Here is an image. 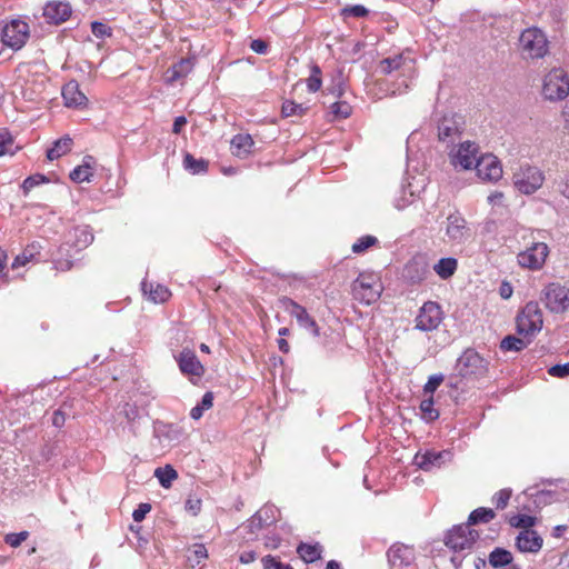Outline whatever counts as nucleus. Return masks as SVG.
Here are the masks:
<instances>
[{"mask_svg":"<svg viewBox=\"0 0 569 569\" xmlns=\"http://www.w3.org/2000/svg\"><path fill=\"white\" fill-rule=\"evenodd\" d=\"M201 509V500L198 498H189L186 501V510L191 512L192 515H198Z\"/></svg>","mask_w":569,"mask_h":569,"instance_id":"obj_62","label":"nucleus"},{"mask_svg":"<svg viewBox=\"0 0 569 569\" xmlns=\"http://www.w3.org/2000/svg\"><path fill=\"white\" fill-rule=\"evenodd\" d=\"M280 302L283 310L296 318L301 328L310 331L313 337L320 336V329L316 320L309 315L305 307L288 297H283Z\"/></svg>","mask_w":569,"mask_h":569,"instance_id":"obj_15","label":"nucleus"},{"mask_svg":"<svg viewBox=\"0 0 569 569\" xmlns=\"http://www.w3.org/2000/svg\"><path fill=\"white\" fill-rule=\"evenodd\" d=\"M0 37L4 47L18 51L30 38L29 23L20 18L11 19L3 24Z\"/></svg>","mask_w":569,"mask_h":569,"instance_id":"obj_4","label":"nucleus"},{"mask_svg":"<svg viewBox=\"0 0 569 569\" xmlns=\"http://www.w3.org/2000/svg\"><path fill=\"white\" fill-rule=\"evenodd\" d=\"M352 108L347 101H336L330 106L335 119H345L351 114Z\"/></svg>","mask_w":569,"mask_h":569,"instance_id":"obj_47","label":"nucleus"},{"mask_svg":"<svg viewBox=\"0 0 569 569\" xmlns=\"http://www.w3.org/2000/svg\"><path fill=\"white\" fill-rule=\"evenodd\" d=\"M329 90L333 96H336L338 98H340L343 94L345 82H343V79L341 76L338 77L337 82Z\"/></svg>","mask_w":569,"mask_h":569,"instance_id":"obj_63","label":"nucleus"},{"mask_svg":"<svg viewBox=\"0 0 569 569\" xmlns=\"http://www.w3.org/2000/svg\"><path fill=\"white\" fill-rule=\"evenodd\" d=\"M191 553L192 555L188 557V560L191 562L192 567L194 565H199L208 557L207 548L202 543L194 545Z\"/></svg>","mask_w":569,"mask_h":569,"instance_id":"obj_52","label":"nucleus"},{"mask_svg":"<svg viewBox=\"0 0 569 569\" xmlns=\"http://www.w3.org/2000/svg\"><path fill=\"white\" fill-rule=\"evenodd\" d=\"M39 253V246L36 243H32L28 246L23 252L19 256H17L11 264L12 269H18L22 266H26L28 262L32 261L34 259V256Z\"/></svg>","mask_w":569,"mask_h":569,"instance_id":"obj_41","label":"nucleus"},{"mask_svg":"<svg viewBox=\"0 0 569 569\" xmlns=\"http://www.w3.org/2000/svg\"><path fill=\"white\" fill-rule=\"evenodd\" d=\"M91 32L94 37L99 39H104L106 37L111 36V28L108 27L106 23L93 21L91 23Z\"/></svg>","mask_w":569,"mask_h":569,"instance_id":"obj_55","label":"nucleus"},{"mask_svg":"<svg viewBox=\"0 0 569 569\" xmlns=\"http://www.w3.org/2000/svg\"><path fill=\"white\" fill-rule=\"evenodd\" d=\"M541 301L550 312L562 313L569 308V288L551 282L543 288Z\"/></svg>","mask_w":569,"mask_h":569,"instance_id":"obj_11","label":"nucleus"},{"mask_svg":"<svg viewBox=\"0 0 569 569\" xmlns=\"http://www.w3.org/2000/svg\"><path fill=\"white\" fill-rule=\"evenodd\" d=\"M93 241V233L89 226H74L64 234V242L59 248L60 258L54 260V268L60 271L70 270L72 267L71 249L81 251Z\"/></svg>","mask_w":569,"mask_h":569,"instance_id":"obj_1","label":"nucleus"},{"mask_svg":"<svg viewBox=\"0 0 569 569\" xmlns=\"http://www.w3.org/2000/svg\"><path fill=\"white\" fill-rule=\"evenodd\" d=\"M380 70L385 74H389L396 70L412 72V60L409 57H405L402 53L388 57L380 61Z\"/></svg>","mask_w":569,"mask_h":569,"instance_id":"obj_25","label":"nucleus"},{"mask_svg":"<svg viewBox=\"0 0 569 569\" xmlns=\"http://www.w3.org/2000/svg\"><path fill=\"white\" fill-rule=\"evenodd\" d=\"M28 536H29L28 531H21L18 533H8L4 537V541L10 547L17 548L28 538Z\"/></svg>","mask_w":569,"mask_h":569,"instance_id":"obj_56","label":"nucleus"},{"mask_svg":"<svg viewBox=\"0 0 569 569\" xmlns=\"http://www.w3.org/2000/svg\"><path fill=\"white\" fill-rule=\"evenodd\" d=\"M429 273L427 258L422 254L412 257L403 267L402 277L411 283L423 281Z\"/></svg>","mask_w":569,"mask_h":569,"instance_id":"obj_20","label":"nucleus"},{"mask_svg":"<svg viewBox=\"0 0 569 569\" xmlns=\"http://www.w3.org/2000/svg\"><path fill=\"white\" fill-rule=\"evenodd\" d=\"M533 339L529 336H507L500 342V349L503 351H521L526 349Z\"/></svg>","mask_w":569,"mask_h":569,"instance_id":"obj_31","label":"nucleus"},{"mask_svg":"<svg viewBox=\"0 0 569 569\" xmlns=\"http://www.w3.org/2000/svg\"><path fill=\"white\" fill-rule=\"evenodd\" d=\"M297 552L303 561L313 562L321 558L322 547L319 543L309 545L301 542L297 548Z\"/></svg>","mask_w":569,"mask_h":569,"instance_id":"obj_34","label":"nucleus"},{"mask_svg":"<svg viewBox=\"0 0 569 569\" xmlns=\"http://www.w3.org/2000/svg\"><path fill=\"white\" fill-rule=\"evenodd\" d=\"M193 69V61L190 58H183L179 60L177 63H174L169 70H168V80L170 82H174L181 78H184L187 74L191 72Z\"/></svg>","mask_w":569,"mask_h":569,"instance_id":"obj_32","label":"nucleus"},{"mask_svg":"<svg viewBox=\"0 0 569 569\" xmlns=\"http://www.w3.org/2000/svg\"><path fill=\"white\" fill-rule=\"evenodd\" d=\"M264 540V547L267 549H277L281 543V537L278 533H267L263 538Z\"/></svg>","mask_w":569,"mask_h":569,"instance_id":"obj_59","label":"nucleus"},{"mask_svg":"<svg viewBox=\"0 0 569 569\" xmlns=\"http://www.w3.org/2000/svg\"><path fill=\"white\" fill-rule=\"evenodd\" d=\"M387 557L391 568H402L413 562L415 550L410 546L397 542L389 548Z\"/></svg>","mask_w":569,"mask_h":569,"instance_id":"obj_22","label":"nucleus"},{"mask_svg":"<svg viewBox=\"0 0 569 569\" xmlns=\"http://www.w3.org/2000/svg\"><path fill=\"white\" fill-rule=\"evenodd\" d=\"M72 9L69 2L66 1H49L43 8V17L47 22L52 24H60L69 19Z\"/></svg>","mask_w":569,"mask_h":569,"instance_id":"obj_23","label":"nucleus"},{"mask_svg":"<svg viewBox=\"0 0 569 569\" xmlns=\"http://www.w3.org/2000/svg\"><path fill=\"white\" fill-rule=\"evenodd\" d=\"M306 82H307V88H308L309 92L315 93L320 90L322 80H321V70H320L319 66L313 64L311 67L310 76L308 77Z\"/></svg>","mask_w":569,"mask_h":569,"instance_id":"obj_45","label":"nucleus"},{"mask_svg":"<svg viewBox=\"0 0 569 569\" xmlns=\"http://www.w3.org/2000/svg\"><path fill=\"white\" fill-rule=\"evenodd\" d=\"M523 495L533 498L535 502L548 503L550 502L553 493L547 490H537L535 488H528L527 490L523 491Z\"/></svg>","mask_w":569,"mask_h":569,"instance_id":"obj_49","label":"nucleus"},{"mask_svg":"<svg viewBox=\"0 0 569 569\" xmlns=\"http://www.w3.org/2000/svg\"><path fill=\"white\" fill-rule=\"evenodd\" d=\"M512 181L519 192L532 194L541 188L545 174L538 167L525 163L513 172Z\"/></svg>","mask_w":569,"mask_h":569,"instance_id":"obj_5","label":"nucleus"},{"mask_svg":"<svg viewBox=\"0 0 569 569\" xmlns=\"http://www.w3.org/2000/svg\"><path fill=\"white\" fill-rule=\"evenodd\" d=\"M549 254V248L545 242H532L530 247L517 256L520 267L530 270H540Z\"/></svg>","mask_w":569,"mask_h":569,"instance_id":"obj_14","label":"nucleus"},{"mask_svg":"<svg viewBox=\"0 0 569 569\" xmlns=\"http://www.w3.org/2000/svg\"><path fill=\"white\" fill-rule=\"evenodd\" d=\"M515 546L521 553L537 555L543 547V538L536 530H520L516 537Z\"/></svg>","mask_w":569,"mask_h":569,"instance_id":"obj_21","label":"nucleus"},{"mask_svg":"<svg viewBox=\"0 0 569 569\" xmlns=\"http://www.w3.org/2000/svg\"><path fill=\"white\" fill-rule=\"evenodd\" d=\"M473 168L477 176L482 181L496 182L502 177V167L499 159L491 154H481L476 161Z\"/></svg>","mask_w":569,"mask_h":569,"instance_id":"obj_17","label":"nucleus"},{"mask_svg":"<svg viewBox=\"0 0 569 569\" xmlns=\"http://www.w3.org/2000/svg\"><path fill=\"white\" fill-rule=\"evenodd\" d=\"M250 49L259 54H266L268 52V44L261 39H254L250 43Z\"/></svg>","mask_w":569,"mask_h":569,"instance_id":"obj_61","label":"nucleus"},{"mask_svg":"<svg viewBox=\"0 0 569 569\" xmlns=\"http://www.w3.org/2000/svg\"><path fill=\"white\" fill-rule=\"evenodd\" d=\"M94 164L96 160L92 156H84L82 163L70 172V179L77 183L89 182L93 176Z\"/></svg>","mask_w":569,"mask_h":569,"instance_id":"obj_28","label":"nucleus"},{"mask_svg":"<svg viewBox=\"0 0 569 569\" xmlns=\"http://www.w3.org/2000/svg\"><path fill=\"white\" fill-rule=\"evenodd\" d=\"M508 523L520 530H533L532 527L537 523V518L529 515L518 513L510 516Z\"/></svg>","mask_w":569,"mask_h":569,"instance_id":"obj_36","label":"nucleus"},{"mask_svg":"<svg viewBox=\"0 0 569 569\" xmlns=\"http://www.w3.org/2000/svg\"><path fill=\"white\" fill-rule=\"evenodd\" d=\"M174 359L182 375L196 378L203 376L204 367L199 361L193 350L184 348L177 356H174Z\"/></svg>","mask_w":569,"mask_h":569,"instance_id":"obj_19","label":"nucleus"},{"mask_svg":"<svg viewBox=\"0 0 569 569\" xmlns=\"http://www.w3.org/2000/svg\"><path fill=\"white\" fill-rule=\"evenodd\" d=\"M243 528L248 531L249 539L253 540L258 537L260 530L267 528L261 520H256V513L243 525Z\"/></svg>","mask_w":569,"mask_h":569,"instance_id":"obj_48","label":"nucleus"},{"mask_svg":"<svg viewBox=\"0 0 569 569\" xmlns=\"http://www.w3.org/2000/svg\"><path fill=\"white\" fill-rule=\"evenodd\" d=\"M141 289L143 295L148 296V299L154 303H163L171 297V292L166 286L154 284L147 280L141 282Z\"/></svg>","mask_w":569,"mask_h":569,"instance_id":"obj_27","label":"nucleus"},{"mask_svg":"<svg viewBox=\"0 0 569 569\" xmlns=\"http://www.w3.org/2000/svg\"><path fill=\"white\" fill-rule=\"evenodd\" d=\"M263 569H293L289 563L280 562L276 557L268 555L261 559Z\"/></svg>","mask_w":569,"mask_h":569,"instance_id":"obj_53","label":"nucleus"},{"mask_svg":"<svg viewBox=\"0 0 569 569\" xmlns=\"http://www.w3.org/2000/svg\"><path fill=\"white\" fill-rule=\"evenodd\" d=\"M183 167L190 173L198 174L207 171L208 162L203 159H196L190 153H186L183 158Z\"/></svg>","mask_w":569,"mask_h":569,"instance_id":"obj_38","label":"nucleus"},{"mask_svg":"<svg viewBox=\"0 0 569 569\" xmlns=\"http://www.w3.org/2000/svg\"><path fill=\"white\" fill-rule=\"evenodd\" d=\"M64 104L67 107H81L87 102V97L80 91L79 83L74 80L69 81L62 87L61 91Z\"/></svg>","mask_w":569,"mask_h":569,"instance_id":"obj_26","label":"nucleus"},{"mask_svg":"<svg viewBox=\"0 0 569 569\" xmlns=\"http://www.w3.org/2000/svg\"><path fill=\"white\" fill-rule=\"evenodd\" d=\"M456 370L462 378L480 379L488 373L489 362L477 350L468 348L458 358Z\"/></svg>","mask_w":569,"mask_h":569,"instance_id":"obj_2","label":"nucleus"},{"mask_svg":"<svg viewBox=\"0 0 569 569\" xmlns=\"http://www.w3.org/2000/svg\"><path fill=\"white\" fill-rule=\"evenodd\" d=\"M341 13L345 17L363 18L368 16L369 10L362 4H353L343 8Z\"/></svg>","mask_w":569,"mask_h":569,"instance_id":"obj_54","label":"nucleus"},{"mask_svg":"<svg viewBox=\"0 0 569 569\" xmlns=\"http://www.w3.org/2000/svg\"><path fill=\"white\" fill-rule=\"evenodd\" d=\"M71 147L72 139L68 136L62 137L58 139L50 149H48L47 158L51 161L56 160L61 156L66 154L67 152H69L71 150Z\"/></svg>","mask_w":569,"mask_h":569,"instance_id":"obj_33","label":"nucleus"},{"mask_svg":"<svg viewBox=\"0 0 569 569\" xmlns=\"http://www.w3.org/2000/svg\"><path fill=\"white\" fill-rule=\"evenodd\" d=\"M443 320V312L441 307L435 301H427L419 309L416 317L415 328L420 331H432L436 330Z\"/></svg>","mask_w":569,"mask_h":569,"instance_id":"obj_13","label":"nucleus"},{"mask_svg":"<svg viewBox=\"0 0 569 569\" xmlns=\"http://www.w3.org/2000/svg\"><path fill=\"white\" fill-rule=\"evenodd\" d=\"M458 268V260L452 257H446L438 260L437 263L433 264V271L437 273L439 278L442 280H447L451 278Z\"/></svg>","mask_w":569,"mask_h":569,"instance_id":"obj_29","label":"nucleus"},{"mask_svg":"<svg viewBox=\"0 0 569 569\" xmlns=\"http://www.w3.org/2000/svg\"><path fill=\"white\" fill-rule=\"evenodd\" d=\"M511 493V489L508 488L499 490L493 495L492 503L496 506L497 509H505L508 506Z\"/></svg>","mask_w":569,"mask_h":569,"instance_id":"obj_50","label":"nucleus"},{"mask_svg":"<svg viewBox=\"0 0 569 569\" xmlns=\"http://www.w3.org/2000/svg\"><path fill=\"white\" fill-rule=\"evenodd\" d=\"M308 110L302 103H297L292 100H286L281 107V113L283 117H292V116H303Z\"/></svg>","mask_w":569,"mask_h":569,"instance_id":"obj_42","label":"nucleus"},{"mask_svg":"<svg viewBox=\"0 0 569 569\" xmlns=\"http://www.w3.org/2000/svg\"><path fill=\"white\" fill-rule=\"evenodd\" d=\"M154 477L163 488H169L172 481L178 478V472L171 466L167 465L163 468H157L154 470Z\"/></svg>","mask_w":569,"mask_h":569,"instance_id":"obj_39","label":"nucleus"},{"mask_svg":"<svg viewBox=\"0 0 569 569\" xmlns=\"http://www.w3.org/2000/svg\"><path fill=\"white\" fill-rule=\"evenodd\" d=\"M496 513L490 508H478L473 510L468 518L467 525L472 526L477 523H487L495 518Z\"/></svg>","mask_w":569,"mask_h":569,"instance_id":"obj_40","label":"nucleus"},{"mask_svg":"<svg viewBox=\"0 0 569 569\" xmlns=\"http://www.w3.org/2000/svg\"><path fill=\"white\" fill-rule=\"evenodd\" d=\"M18 146L14 144V141L11 134L8 131L0 132V157L4 154H13Z\"/></svg>","mask_w":569,"mask_h":569,"instance_id":"obj_46","label":"nucleus"},{"mask_svg":"<svg viewBox=\"0 0 569 569\" xmlns=\"http://www.w3.org/2000/svg\"><path fill=\"white\" fill-rule=\"evenodd\" d=\"M232 153L237 157L244 158L249 154L253 140L250 134L239 133L231 139Z\"/></svg>","mask_w":569,"mask_h":569,"instance_id":"obj_30","label":"nucleus"},{"mask_svg":"<svg viewBox=\"0 0 569 569\" xmlns=\"http://www.w3.org/2000/svg\"><path fill=\"white\" fill-rule=\"evenodd\" d=\"M463 118L460 114L451 113L441 118L438 124V138L446 144H452L460 138L463 127Z\"/></svg>","mask_w":569,"mask_h":569,"instance_id":"obj_16","label":"nucleus"},{"mask_svg":"<svg viewBox=\"0 0 569 569\" xmlns=\"http://www.w3.org/2000/svg\"><path fill=\"white\" fill-rule=\"evenodd\" d=\"M548 373L556 378L569 377V362L562 365H555L548 369Z\"/></svg>","mask_w":569,"mask_h":569,"instance_id":"obj_58","label":"nucleus"},{"mask_svg":"<svg viewBox=\"0 0 569 569\" xmlns=\"http://www.w3.org/2000/svg\"><path fill=\"white\" fill-rule=\"evenodd\" d=\"M442 229L445 231V241L450 246L463 244L472 236L469 223L459 211L447 216Z\"/></svg>","mask_w":569,"mask_h":569,"instance_id":"obj_6","label":"nucleus"},{"mask_svg":"<svg viewBox=\"0 0 569 569\" xmlns=\"http://www.w3.org/2000/svg\"><path fill=\"white\" fill-rule=\"evenodd\" d=\"M151 506L149 503H140L137 509L132 512V518L136 522H140L144 519L146 515L150 512Z\"/></svg>","mask_w":569,"mask_h":569,"instance_id":"obj_60","label":"nucleus"},{"mask_svg":"<svg viewBox=\"0 0 569 569\" xmlns=\"http://www.w3.org/2000/svg\"><path fill=\"white\" fill-rule=\"evenodd\" d=\"M381 291L382 286L375 273H360L352 284L353 298L366 305L376 302Z\"/></svg>","mask_w":569,"mask_h":569,"instance_id":"obj_8","label":"nucleus"},{"mask_svg":"<svg viewBox=\"0 0 569 569\" xmlns=\"http://www.w3.org/2000/svg\"><path fill=\"white\" fill-rule=\"evenodd\" d=\"M449 455V451L417 452L413 458V463L425 471H430L435 467L439 468L443 463V458Z\"/></svg>","mask_w":569,"mask_h":569,"instance_id":"obj_24","label":"nucleus"},{"mask_svg":"<svg viewBox=\"0 0 569 569\" xmlns=\"http://www.w3.org/2000/svg\"><path fill=\"white\" fill-rule=\"evenodd\" d=\"M378 243V239L375 236L367 234L362 236L352 244L351 250L353 253L360 254L363 253L367 249L376 246Z\"/></svg>","mask_w":569,"mask_h":569,"instance_id":"obj_43","label":"nucleus"},{"mask_svg":"<svg viewBox=\"0 0 569 569\" xmlns=\"http://www.w3.org/2000/svg\"><path fill=\"white\" fill-rule=\"evenodd\" d=\"M427 184V178L425 174L419 173L416 176H408L405 179V182L401 184L399 196L395 198L393 206L398 210H403L409 204H411L416 197L425 190Z\"/></svg>","mask_w":569,"mask_h":569,"instance_id":"obj_12","label":"nucleus"},{"mask_svg":"<svg viewBox=\"0 0 569 569\" xmlns=\"http://www.w3.org/2000/svg\"><path fill=\"white\" fill-rule=\"evenodd\" d=\"M442 381H443V376L442 375L430 376L428 381H427V383L423 387V391L426 393H429L430 396H432V393L441 385Z\"/></svg>","mask_w":569,"mask_h":569,"instance_id":"obj_57","label":"nucleus"},{"mask_svg":"<svg viewBox=\"0 0 569 569\" xmlns=\"http://www.w3.org/2000/svg\"><path fill=\"white\" fill-rule=\"evenodd\" d=\"M512 559L511 552L503 548H496L489 555V563L495 568L507 566Z\"/></svg>","mask_w":569,"mask_h":569,"instance_id":"obj_37","label":"nucleus"},{"mask_svg":"<svg viewBox=\"0 0 569 569\" xmlns=\"http://www.w3.org/2000/svg\"><path fill=\"white\" fill-rule=\"evenodd\" d=\"M516 323L519 336H529L533 339L543 325L542 311L538 302H528L517 316Z\"/></svg>","mask_w":569,"mask_h":569,"instance_id":"obj_3","label":"nucleus"},{"mask_svg":"<svg viewBox=\"0 0 569 569\" xmlns=\"http://www.w3.org/2000/svg\"><path fill=\"white\" fill-rule=\"evenodd\" d=\"M569 94V79L561 68L550 70L543 78L542 96L549 101H560Z\"/></svg>","mask_w":569,"mask_h":569,"instance_id":"obj_7","label":"nucleus"},{"mask_svg":"<svg viewBox=\"0 0 569 569\" xmlns=\"http://www.w3.org/2000/svg\"><path fill=\"white\" fill-rule=\"evenodd\" d=\"M48 182V178L43 174L37 173L24 179L22 183V190L24 194L30 192L34 187Z\"/></svg>","mask_w":569,"mask_h":569,"instance_id":"obj_51","label":"nucleus"},{"mask_svg":"<svg viewBox=\"0 0 569 569\" xmlns=\"http://www.w3.org/2000/svg\"><path fill=\"white\" fill-rule=\"evenodd\" d=\"M280 511L273 505H264L256 512V520H261L268 528L278 521Z\"/></svg>","mask_w":569,"mask_h":569,"instance_id":"obj_35","label":"nucleus"},{"mask_svg":"<svg viewBox=\"0 0 569 569\" xmlns=\"http://www.w3.org/2000/svg\"><path fill=\"white\" fill-rule=\"evenodd\" d=\"M420 410L422 412L423 419L427 421H433L439 417V411L435 409V401L432 396L421 401Z\"/></svg>","mask_w":569,"mask_h":569,"instance_id":"obj_44","label":"nucleus"},{"mask_svg":"<svg viewBox=\"0 0 569 569\" xmlns=\"http://www.w3.org/2000/svg\"><path fill=\"white\" fill-rule=\"evenodd\" d=\"M520 48L525 57L538 59L548 52L546 34L538 28L526 29L519 39Z\"/></svg>","mask_w":569,"mask_h":569,"instance_id":"obj_10","label":"nucleus"},{"mask_svg":"<svg viewBox=\"0 0 569 569\" xmlns=\"http://www.w3.org/2000/svg\"><path fill=\"white\" fill-rule=\"evenodd\" d=\"M478 539V531L471 529L469 525L462 523L455 526L447 533L445 542L455 553H461L470 551Z\"/></svg>","mask_w":569,"mask_h":569,"instance_id":"obj_9","label":"nucleus"},{"mask_svg":"<svg viewBox=\"0 0 569 569\" xmlns=\"http://www.w3.org/2000/svg\"><path fill=\"white\" fill-rule=\"evenodd\" d=\"M66 422V413L58 409L52 415V425L57 428H61Z\"/></svg>","mask_w":569,"mask_h":569,"instance_id":"obj_64","label":"nucleus"},{"mask_svg":"<svg viewBox=\"0 0 569 569\" xmlns=\"http://www.w3.org/2000/svg\"><path fill=\"white\" fill-rule=\"evenodd\" d=\"M451 164L455 168L469 170L473 168L479 158V149L475 142L465 141L458 146L456 150L450 153Z\"/></svg>","mask_w":569,"mask_h":569,"instance_id":"obj_18","label":"nucleus"}]
</instances>
